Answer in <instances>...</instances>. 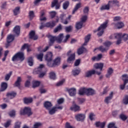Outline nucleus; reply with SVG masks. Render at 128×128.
<instances>
[{
    "mask_svg": "<svg viewBox=\"0 0 128 128\" xmlns=\"http://www.w3.org/2000/svg\"><path fill=\"white\" fill-rule=\"evenodd\" d=\"M47 36L50 39L49 46H51L54 44L55 40H56L58 43H61L64 38V34H60L58 37L53 36L52 35H48Z\"/></svg>",
    "mask_w": 128,
    "mask_h": 128,
    "instance_id": "nucleus-1",
    "label": "nucleus"
},
{
    "mask_svg": "<svg viewBox=\"0 0 128 128\" xmlns=\"http://www.w3.org/2000/svg\"><path fill=\"white\" fill-rule=\"evenodd\" d=\"M108 23V21L106 20L105 22H103L100 26L98 28V30H94V33H96L97 32H98V36H102L104 29L107 27V24Z\"/></svg>",
    "mask_w": 128,
    "mask_h": 128,
    "instance_id": "nucleus-2",
    "label": "nucleus"
},
{
    "mask_svg": "<svg viewBox=\"0 0 128 128\" xmlns=\"http://www.w3.org/2000/svg\"><path fill=\"white\" fill-rule=\"evenodd\" d=\"M24 53L22 52H19L15 54L12 58V61L16 62L20 60V62L24 61Z\"/></svg>",
    "mask_w": 128,
    "mask_h": 128,
    "instance_id": "nucleus-3",
    "label": "nucleus"
},
{
    "mask_svg": "<svg viewBox=\"0 0 128 128\" xmlns=\"http://www.w3.org/2000/svg\"><path fill=\"white\" fill-rule=\"evenodd\" d=\"M33 114L32 109L29 107H25L24 109H21L20 110V115H28V116H32Z\"/></svg>",
    "mask_w": 128,
    "mask_h": 128,
    "instance_id": "nucleus-4",
    "label": "nucleus"
},
{
    "mask_svg": "<svg viewBox=\"0 0 128 128\" xmlns=\"http://www.w3.org/2000/svg\"><path fill=\"white\" fill-rule=\"evenodd\" d=\"M72 16L70 15L68 18L66 17V14H62L60 15V18L61 20V22L64 24H68V21L70 20Z\"/></svg>",
    "mask_w": 128,
    "mask_h": 128,
    "instance_id": "nucleus-5",
    "label": "nucleus"
},
{
    "mask_svg": "<svg viewBox=\"0 0 128 128\" xmlns=\"http://www.w3.org/2000/svg\"><path fill=\"white\" fill-rule=\"evenodd\" d=\"M52 104L51 102L46 101L45 102L44 104V106L45 108V109L47 110H48V114H50V112L52 110Z\"/></svg>",
    "mask_w": 128,
    "mask_h": 128,
    "instance_id": "nucleus-6",
    "label": "nucleus"
},
{
    "mask_svg": "<svg viewBox=\"0 0 128 128\" xmlns=\"http://www.w3.org/2000/svg\"><path fill=\"white\" fill-rule=\"evenodd\" d=\"M63 109V106H53L50 112V115H53L56 113V112L58 110H62Z\"/></svg>",
    "mask_w": 128,
    "mask_h": 128,
    "instance_id": "nucleus-7",
    "label": "nucleus"
},
{
    "mask_svg": "<svg viewBox=\"0 0 128 128\" xmlns=\"http://www.w3.org/2000/svg\"><path fill=\"white\" fill-rule=\"evenodd\" d=\"M108 4L110 7H113L114 6H117L118 7L120 6V2L118 0H110Z\"/></svg>",
    "mask_w": 128,
    "mask_h": 128,
    "instance_id": "nucleus-8",
    "label": "nucleus"
},
{
    "mask_svg": "<svg viewBox=\"0 0 128 128\" xmlns=\"http://www.w3.org/2000/svg\"><path fill=\"white\" fill-rule=\"evenodd\" d=\"M53 54L52 52H48L45 56V60L47 62H52V60Z\"/></svg>",
    "mask_w": 128,
    "mask_h": 128,
    "instance_id": "nucleus-9",
    "label": "nucleus"
},
{
    "mask_svg": "<svg viewBox=\"0 0 128 128\" xmlns=\"http://www.w3.org/2000/svg\"><path fill=\"white\" fill-rule=\"evenodd\" d=\"M96 94V92L94 89H92V88H86V95H87L88 96H94Z\"/></svg>",
    "mask_w": 128,
    "mask_h": 128,
    "instance_id": "nucleus-10",
    "label": "nucleus"
},
{
    "mask_svg": "<svg viewBox=\"0 0 128 128\" xmlns=\"http://www.w3.org/2000/svg\"><path fill=\"white\" fill-rule=\"evenodd\" d=\"M86 118L84 114H78L76 115V118L78 121H82Z\"/></svg>",
    "mask_w": 128,
    "mask_h": 128,
    "instance_id": "nucleus-11",
    "label": "nucleus"
},
{
    "mask_svg": "<svg viewBox=\"0 0 128 128\" xmlns=\"http://www.w3.org/2000/svg\"><path fill=\"white\" fill-rule=\"evenodd\" d=\"M70 110L75 112L80 110V108L76 104H74L70 107Z\"/></svg>",
    "mask_w": 128,
    "mask_h": 128,
    "instance_id": "nucleus-12",
    "label": "nucleus"
},
{
    "mask_svg": "<svg viewBox=\"0 0 128 128\" xmlns=\"http://www.w3.org/2000/svg\"><path fill=\"white\" fill-rule=\"evenodd\" d=\"M13 32L17 36H18L20 34V26H14L13 30Z\"/></svg>",
    "mask_w": 128,
    "mask_h": 128,
    "instance_id": "nucleus-13",
    "label": "nucleus"
},
{
    "mask_svg": "<svg viewBox=\"0 0 128 128\" xmlns=\"http://www.w3.org/2000/svg\"><path fill=\"white\" fill-rule=\"evenodd\" d=\"M35 32L34 31H31L30 33V39H32L34 40H36L38 38V36L36 35H35Z\"/></svg>",
    "mask_w": 128,
    "mask_h": 128,
    "instance_id": "nucleus-14",
    "label": "nucleus"
},
{
    "mask_svg": "<svg viewBox=\"0 0 128 128\" xmlns=\"http://www.w3.org/2000/svg\"><path fill=\"white\" fill-rule=\"evenodd\" d=\"M54 6H56V10L60 8V5L58 3V0H54L52 3V8H54Z\"/></svg>",
    "mask_w": 128,
    "mask_h": 128,
    "instance_id": "nucleus-15",
    "label": "nucleus"
},
{
    "mask_svg": "<svg viewBox=\"0 0 128 128\" xmlns=\"http://www.w3.org/2000/svg\"><path fill=\"white\" fill-rule=\"evenodd\" d=\"M45 26L47 28H52L54 26H56L55 21H52V22H48L46 24H44Z\"/></svg>",
    "mask_w": 128,
    "mask_h": 128,
    "instance_id": "nucleus-16",
    "label": "nucleus"
},
{
    "mask_svg": "<svg viewBox=\"0 0 128 128\" xmlns=\"http://www.w3.org/2000/svg\"><path fill=\"white\" fill-rule=\"evenodd\" d=\"M60 63H61L60 58L58 57L57 58H56V59L53 60V64L54 67L58 66L60 64Z\"/></svg>",
    "mask_w": 128,
    "mask_h": 128,
    "instance_id": "nucleus-17",
    "label": "nucleus"
},
{
    "mask_svg": "<svg viewBox=\"0 0 128 128\" xmlns=\"http://www.w3.org/2000/svg\"><path fill=\"white\" fill-rule=\"evenodd\" d=\"M112 98H113V92H112L110 94L109 96L106 98V99L104 100L105 102H106L107 104H110V100H112Z\"/></svg>",
    "mask_w": 128,
    "mask_h": 128,
    "instance_id": "nucleus-18",
    "label": "nucleus"
},
{
    "mask_svg": "<svg viewBox=\"0 0 128 128\" xmlns=\"http://www.w3.org/2000/svg\"><path fill=\"white\" fill-rule=\"evenodd\" d=\"M94 67L96 69H100V71H102L104 68L103 63H97L94 65Z\"/></svg>",
    "mask_w": 128,
    "mask_h": 128,
    "instance_id": "nucleus-19",
    "label": "nucleus"
},
{
    "mask_svg": "<svg viewBox=\"0 0 128 128\" xmlns=\"http://www.w3.org/2000/svg\"><path fill=\"white\" fill-rule=\"evenodd\" d=\"M86 90L87 88H80L78 91V94L80 96H84V94H86Z\"/></svg>",
    "mask_w": 128,
    "mask_h": 128,
    "instance_id": "nucleus-20",
    "label": "nucleus"
},
{
    "mask_svg": "<svg viewBox=\"0 0 128 128\" xmlns=\"http://www.w3.org/2000/svg\"><path fill=\"white\" fill-rule=\"evenodd\" d=\"M30 46L28 45V44H24L21 48V50H24L26 48H27L28 52H32V49H30L29 48Z\"/></svg>",
    "mask_w": 128,
    "mask_h": 128,
    "instance_id": "nucleus-21",
    "label": "nucleus"
},
{
    "mask_svg": "<svg viewBox=\"0 0 128 128\" xmlns=\"http://www.w3.org/2000/svg\"><path fill=\"white\" fill-rule=\"evenodd\" d=\"M14 40V36L12 34H9L7 38V43H11Z\"/></svg>",
    "mask_w": 128,
    "mask_h": 128,
    "instance_id": "nucleus-22",
    "label": "nucleus"
},
{
    "mask_svg": "<svg viewBox=\"0 0 128 128\" xmlns=\"http://www.w3.org/2000/svg\"><path fill=\"white\" fill-rule=\"evenodd\" d=\"M75 54H70V56L67 60L68 63L71 64L72 62L74 61L75 60Z\"/></svg>",
    "mask_w": 128,
    "mask_h": 128,
    "instance_id": "nucleus-23",
    "label": "nucleus"
},
{
    "mask_svg": "<svg viewBox=\"0 0 128 128\" xmlns=\"http://www.w3.org/2000/svg\"><path fill=\"white\" fill-rule=\"evenodd\" d=\"M96 74V70H88L86 72V76L87 78H90V76H92V74Z\"/></svg>",
    "mask_w": 128,
    "mask_h": 128,
    "instance_id": "nucleus-24",
    "label": "nucleus"
},
{
    "mask_svg": "<svg viewBox=\"0 0 128 128\" xmlns=\"http://www.w3.org/2000/svg\"><path fill=\"white\" fill-rule=\"evenodd\" d=\"M69 94L71 96H74L76 94V89L72 88L68 90Z\"/></svg>",
    "mask_w": 128,
    "mask_h": 128,
    "instance_id": "nucleus-25",
    "label": "nucleus"
},
{
    "mask_svg": "<svg viewBox=\"0 0 128 128\" xmlns=\"http://www.w3.org/2000/svg\"><path fill=\"white\" fill-rule=\"evenodd\" d=\"M22 82V79L21 77H18L17 80L15 82L14 86L16 87H20V82Z\"/></svg>",
    "mask_w": 128,
    "mask_h": 128,
    "instance_id": "nucleus-26",
    "label": "nucleus"
},
{
    "mask_svg": "<svg viewBox=\"0 0 128 128\" xmlns=\"http://www.w3.org/2000/svg\"><path fill=\"white\" fill-rule=\"evenodd\" d=\"M96 50H99L101 52H105L108 50V48H104L103 46H100L98 48L94 49V51H96Z\"/></svg>",
    "mask_w": 128,
    "mask_h": 128,
    "instance_id": "nucleus-27",
    "label": "nucleus"
},
{
    "mask_svg": "<svg viewBox=\"0 0 128 128\" xmlns=\"http://www.w3.org/2000/svg\"><path fill=\"white\" fill-rule=\"evenodd\" d=\"M16 96V93L14 92H9L7 94V96L9 99H13Z\"/></svg>",
    "mask_w": 128,
    "mask_h": 128,
    "instance_id": "nucleus-28",
    "label": "nucleus"
},
{
    "mask_svg": "<svg viewBox=\"0 0 128 128\" xmlns=\"http://www.w3.org/2000/svg\"><path fill=\"white\" fill-rule=\"evenodd\" d=\"M8 88V84L6 82H3L1 84V89L0 91L1 92H4Z\"/></svg>",
    "mask_w": 128,
    "mask_h": 128,
    "instance_id": "nucleus-29",
    "label": "nucleus"
},
{
    "mask_svg": "<svg viewBox=\"0 0 128 128\" xmlns=\"http://www.w3.org/2000/svg\"><path fill=\"white\" fill-rule=\"evenodd\" d=\"M32 101H33V100H32V98H24V102L25 104H30L32 102Z\"/></svg>",
    "mask_w": 128,
    "mask_h": 128,
    "instance_id": "nucleus-30",
    "label": "nucleus"
},
{
    "mask_svg": "<svg viewBox=\"0 0 128 128\" xmlns=\"http://www.w3.org/2000/svg\"><path fill=\"white\" fill-rule=\"evenodd\" d=\"M82 4L81 3H78L76 4L75 8H74V10H72V14H74L75 12L78 10V8H81Z\"/></svg>",
    "mask_w": 128,
    "mask_h": 128,
    "instance_id": "nucleus-31",
    "label": "nucleus"
},
{
    "mask_svg": "<svg viewBox=\"0 0 128 128\" xmlns=\"http://www.w3.org/2000/svg\"><path fill=\"white\" fill-rule=\"evenodd\" d=\"M86 51V49L84 47H82L79 49H78L77 54L78 55H80L83 54L84 52H85Z\"/></svg>",
    "mask_w": 128,
    "mask_h": 128,
    "instance_id": "nucleus-32",
    "label": "nucleus"
},
{
    "mask_svg": "<svg viewBox=\"0 0 128 128\" xmlns=\"http://www.w3.org/2000/svg\"><path fill=\"white\" fill-rule=\"evenodd\" d=\"M96 128H104L105 126V122H96Z\"/></svg>",
    "mask_w": 128,
    "mask_h": 128,
    "instance_id": "nucleus-33",
    "label": "nucleus"
},
{
    "mask_svg": "<svg viewBox=\"0 0 128 128\" xmlns=\"http://www.w3.org/2000/svg\"><path fill=\"white\" fill-rule=\"evenodd\" d=\"M122 80H123L124 84L128 83V75L124 74L122 75Z\"/></svg>",
    "mask_w": 128,
    "mask_h": 128,
    "instance_id": "nucleus-34",
    "label": "nucleus"
},
{
    "mask_svg": "<svg viewBox=\"0 0 128 128\" xmlns=\"http://www.w3.org/2000/svg\"><path fill=\"white\" fill-rule=\"evenodd\" d=\"M83 24L84 23L80 21H79V22H76V28L78 30L82 28Z\"/></svg>",
    "mask_w": 128,
    "mask_h": 128,
    "instance_id": "nucleus-35",
    "label": "nucleus"
},
{
    "mask_svg": "<svg viewBox=\"0 0 128 128\" xmlns=\"http://www.w3.org/2000/svg\"><path fill=\"white\" fill-rule=\"evenodd\" d=\"M114 72V70L112 68H109L108 70L107 74H106V77L107 78H110L112 74Z\"/></svg>",
    "mask_w": 128,
    "mask_h": 128,
    "instance_id": "nucleus-36",
    "label": "nucleus"
},
{
    "mask_svg": "<svg viewBox=\"0 0 128 128\" xmlns=\"http://www.w3.org/2000/svg\"><path fill=\"white\" fill-rule=\"evenodd\" d=\"M81 72V70L80 68L76 69V70H73L72 71V74L73 76H78L80 74V72Z\"/></svg>",
    "mask_w": 128,
    "mask_h": 128,
    "instance_id": "nucleus-37",
    "label": "nucleus"
},
{
    "mask_svg": "<svg viewBox=\"0 0 128 128\" xmlns=\"http://www.w3.org/2000/svg\"><path fill=\"white\" fill-rule=\"evenodd\" d=\"M91 37V34H88L86 37L85 38V42L83 44V46H86L88 42L90 41Z\"/></svg>",
    "mask_w": 128,
    "mask_h": 128,
    "instance_id": "nucleus-38",
    "label": "nucleus"
},
{
    "mask_svg": "<svg viewBox=\"0 0 128 128\" xmlns=\"http://www.w3.org/2000/svg\"><path fill=\"white\" fill-rule=\"evenodd\" d=\"M20 8L18 6H17L14 8V9L13 10L14 16H16L20 14Z\"/></svg>",
    "mask_w": 128,
    "mask_h": 128,
    "instance_id": "nucleus-39",
    "label": "nucleus"
},
{
    "mask_svg": "<svg viewBox=\"0 0 128 128\" xmlns=\"http://www.w3.org/2000/svg\"><path fill=\"white\" fill-rule=\"evenodd\" d=\"M110 6L109 5V4L108 3L106 5L102 6L100 8V10H108L110 9Z\"/></svg>",
    "mask_w": 128,
    "mask_h": 128,
    "instance_id": "nucleus-40",
    "label": "nucleus"
},
{
    "mask_svg": "<svg viewBox=\"0 0 128 128\" xmlns=\"http://www.w3.org/2000/svg\"><path fill=\"white\" fill-rule=\"evenodd\" d=\"M50 79L54 80L56 79V75L54 72H52L50 73Z\"/></svg>",
    "mask_w": 128,
    "mask_h": 128,
    "instance_id": "nucleus-41",
    "label": "nucleus"
},
{
    "mask_svg": "<svg viewBox=\"0 0 128 128\" xmlns=\"http://www.w3.org/2000/svg\"><path fill=\"white\" fill-rule=\"evenodd\" d=\"M43 57H44L43 53H40V54H38L36 55V58L38 60H39L40 62H42Z\"/></svg>",
    "mask_w": 128,
    "mask_h": 128,
    "instance_id": "nucleus-42",
    "label": "nucleus"
},
{
    "mask_svg": "<svg viewBox=\"0 0 128 128\" xmlns=\"http://www.w3.org/2000/svg\"><path fill=\"white\" fill-rule=\"evenodd\" d=\"M40 84V82L38 81H34L32 82V88H36V87H38Z\"/></svg>",
    "mask_w": 128,
    "mask_h": 128,
    "instance_id": "nucleus-43",
    "label": "nucleus"
},
{
    "mask_svg": "<svg viewBox=\"0 0 128 128\" xmlns=\"http://www.w3.org/2000/svg\"><path fill=\"white\" fill-rule=\"evenodd\" d=\"M124 26V23L122 22H118L116 24V26L118 29H120L122 28Z\"/></svg>",
    "mask_w": 128,
    "mask_h": 128,
    "instance_id": "nucleus-44",
    "label": "nucleus"
},
{
    "mask_svg": "<svg viewBox=\"0 0 128 128\" xmlns=\"http://www.w3.org/2000/svg\"><path fill=\"white\" fill-rule=\"evenodd\" d=\"M28 65L30 66H32L34 65V60L32 57H30L28 58Z\"/></svg>",
    "mask_w": 128,
    "mask_h": 128,
    "instance_id": "nucleus-45",
    "label": "nucleus"
},
{
    "mask_svg": "<svg viewBox=\"0 0 128 128\" xmlns=\"http://www.w3.org/2000/svg\"><path fill=\"white\" fill-rule=\"evenodd\" d=\"M62 30V24H60L55 30H54V32L56 33Z\"/></svg>",
    "mask_w": 128,
    "mask_h": 128,
    "instance_id": "nucleus-46",
    "label": "nucleus"
},
{
    "mask_svg": "<svg viewBox=\"0 0 128 128\" xmlns=\"http://www.w3.org/2000/svg\"><path fill=\"white\" fill-rule=\"evenodd\" d=\"M69 6H70V2L68 1H66L65 2L63 3L62 8L64 10H66L68 8Z\"/></svg>",
    "mask_w": 128,
    "mask_h": 128,
    "instance_id": "nucleus-47",
    "label": "nucleus"
},
{
    "mask_svg": "<svg viewBox=\"0 0 128 128\" xmlns=\"http://www.w3.org/2000/svg\"><path fill=\"white\" fill-rule=\"evenodd\" d=\"M12 75V72H10L9 74H7L4 77V80L6 81H8L10 76Z\"/></svg>",
    "mask_w": 128,
    "mask_h": 128,
    "instance_id": "nucleus-48",
    "label": "nucleus"
},
{
    "mask_svg": "<svg viewBox=\"0 0 128 128\" xmlns=\"http://www.w3.org/2000/svg\"><path fill=\"white\" fill-rule=\"evenodd\" d=\"M122 33H117L115 34V38L116 39H122Z\"/></svg>",
    "mask_w": 128,
    "mask_h": 128,
    "instance_id": "nucleus-49",
    "label": "nucleus"
},
{
    "mask_svg": "<svg viewBox=\"0 0 128 128\" xmlns=\"http://www.w3.org/2000/svg\"><path fill=\"white\" fill-rule=\"evenodd\" d=\"M73 27L72 26H70L66 27V32H70L72 31Z\"/></svg>",
    "mask_w": 128,
    "mask_h": 128,
    "instance_id": "nucleus-50",
    "label": "nucleus"
},
{
    "mask_svg": "<svg viewBox=\"0 0 128 128\" xmlns=\"http://www.w3.org/2000/svg\"><path fill=\"white\" fill-rule=\"evenodd\" d=\"M123 104H128V95H126L124 96V98H123Z\"/></svg>",
    "mask_w": 128,
    "mask_h": 128,
    "instance_id": "nucleus-51",
    "label": "nucleus"
},
{
    "mask_svg": "<svg viewBox=\"0 0 128 128\" xmlns=\"http://www.w3.org/2000/svg\"><path fill=\"white\" fill-rule=\"evenodd\" d=\"M86 20H87V16H83L81 18V20L80 22H82V24H84V22H86Z\"/></svg>",
    "mask_w": 128,
    "mask_h": 128,
    "instance_id": "nucleus-52",
    "label": "nucleus"
},
{
    "mask_svg": "<svg viewBox=\"0 0 128 128\" xmlns=\"http://www.w3.org/2000/svg\"><path fill=\"white\" fill-rule=\"evenodd\" d=\"M29 16L30 20H32L34 17V11H30L29 12Z\"/></svg>",
    "mask_w": 128,
    "mask_h": 128,
    "instance_id": "nucleus-53",
    "label": "nucleus"
},
{
    "mask_svg": "<svg viewBox=\"0 0 128 128\" xmlns=\"http://www.w3.org/2000/svg\"><path fill=\"white\" fill-rule=\"evenodd\" d=\"M120 118L122 120H126L127 118V116L124 114H120Z\"/></svg>",
    "mask_w": 128,
    "mask_h": 128,
    "instance_id": "nucleus-54",
    "label": "nucleus"
},
{
    "mask_svg": "<svg viewBox=\"0 0 128 128\" xmlns=\"http://www.w3.org/2000/svg\"><path fill=\"white\" fill-rule=\"evenodd\" d=\"M108 128H117L116 126H115V124L114 123H110L108 124Z\"/></svg>",
    "mask_w": 128,
    "mask_h": 128,
    "instance_id": "nucleus-55",
    "label": "nucleus"
},
{
    "mask_svg": "<svg viewBox=\"0 0 128 128\" xmlns=\"http://www.w3.org/2000/svg\"><path fill=\"white\" fill-rule=\"evenodd\" d=\"M9 115L10 117H14L16 116V111L12 110L9 112Z\"/></svg>",
    "mask_w": 128,
    "mask_h": 128,
    "instance_id": "nucleus-56",
    "label": "nucleus"
},
{
    "mask_svg": "<svg viewBox=\"0 0 128 128\" xmlns=\"http://www.w3.org/2000/svg\"><path fill=\"white\" fill-rule=\"evenodd\" d=\"M104 44L106 48H108L111 46L112 42H106Z\"/></svg>",
    "mask_w": 128,
    "mask_h": 128,
    "instance_id": "nucleus-57",
    "label": "nucleus"
},
{
    "mask_svg": "<svg viewBox=\"0 0 128 128\" xmlns=\"http://www.w3.org/2000/svg\"><path fill=\"white\" fill-rule=\"evenodd\" d=\"M11 122H12V120H8L6 123H5L4 124V127L6 128H8L9 126H10Z\"/></svg>",
    "mask_w": 128,
    "mask_h": 128,
    "instance_id": "nucleus-58",
    "label": "nucleus"
},
{
    "mask_svg": "<svg viewBox=\"0 0 128 128\" xmlns=\"http://www.w3.org/2000/svg\"><path fill=\"white\" fill-rule=\"evenodd\" d=\"M50 18H54L56 16V12H50Z\"/></svg>",
    "mask_w": 128,
    "mask_h": 128,
    "instance_id": "nucleus-59",
    "label": "nucleus"
},
{
    "mask_svg": "<svg viewBox=\"0 0 128 128\" xmlns=\"http://www.w3.org/2000/svg\"><path fill=\"white\" fill-rule=\"evenodd\" d=\"M95 116V114H94L93 113H90V114H89V118L90 120H94V117Z\"/></svg>",
    "mask_w": 128,
    "mask_h": 128,
    "instance_id": "nucleus-60",
    "label": "nucleus"
},
{
    "mask_svg": "<svg viewBox=\"0 0 128 128\" xmlns=\"http://www.w3.org/2000/svg\"><path fill=\"white\" fill-rule=\"evenodd\" d=\"M6 6H7V2H4V3L2 4L1 6V8L5 9L6 8Z\"/></svg>",
    "mask_w": 128,
    "mask_h": 128,
    "instance_id": "nucleus-61",
    "label": "nucleus"
},
{
    "mask_svg": "<svg viewBox=\"0 0 128 128\" xmlns=\"http://www.w3.org/2000/svg\"><path fill=\"white\" fill-rule=\"evenodd\" d=\"M122 38H123V40H124V41H126L128 40V34H124L122 36Z\"/></svg>",
    "mask_w": 128,
    "mask_h": 128,
    "instance_id": "nucleus-62",
    "label": "nucleus"
},
{
    "mask_svg": "<svg viewBox=\"0 0 128 128\" xmlns=\"http://www.w3.org/2000/svg\"><path fill=\"white\" fill-rule=\"evenodd\" d=\"M22 124L20 122H17L16 123H15V126L14 128H20V125Z\"/></svg>",
    "mask_w": 128,
    "mask_h": 128,
    "instance_id": "nucleus-63",
    "label": "nucleus"
},
{
    "mask_svg": "<svg viewBox=\"0 0 128 128\" xmlns=\"http://www.w3.org/2000/svg\"><path fill=\"white\" fill-rule=\"evenodd\" d=\"M66 128H74L70 125V123L66 122Z\"/></svg>",
    "mask_w": 128,
    "mask_h": 128,
    "instance_id": "nucleus-64",
    "label": "nucleus"
}]
</instances>
